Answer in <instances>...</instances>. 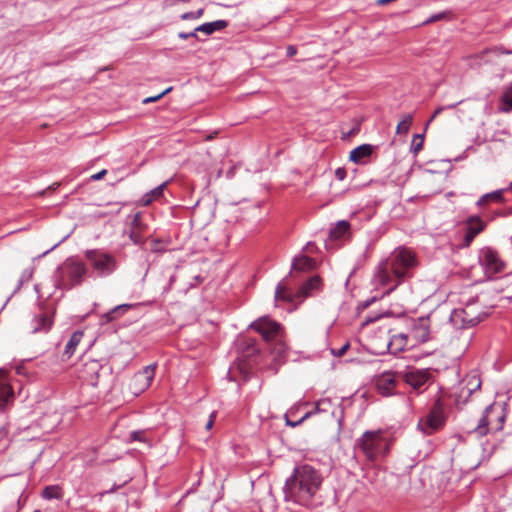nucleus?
Wrapping results in <instances>:
<instances>
[{
  "mask_svg": "<svg viewBox=\"0 0 512 512\" xmlns=\"http://www.w3.org/2000/svg\"><path fill=\"white\" fill-rule=\"evenodd\" d=\"M416 265V256L412 251L406 248L396 249L378 265L375 280L381 287H388L387 292H391L402 279L411 277L410 270Z\"/></svg>",
  "mask_w": 512,
  "mask_h": 512,
  "instance_id": "nucleus-1",
  "label": "nucleus"
},
{
  "mask_svg": "<svg viewBox=\"0 0 512 512\" xmlns=\"http://www.w3.org/2000/svg\"><path fill=\"white\" fill-rule=\"evenodd\" d=\"M322 481L321 474L313 467L300 466L285 483V498L302 506H310Z\"/></svg>",
  "mask_w": 512,
  "mask_h": 512,
  "instance_id": "nucleus-2",
  "label": "nucleus"
},
{
  "mask_svg": "<svg viewBox=\"0 0 512 512\" xmlns=\"http://www.w3.org/2000/svg\"><path fill=\"white\" fill-rule=\"evenodd\" d=\"M392 439L385 430L366 431L357 440V448L371 462L377 461L387 455Z\"/></svg>",
  "mask_w": 512,
  "mask_h": 512,
  "instance_id": "nucleus-3",
  "label": "nucleus"
},
{
  "mask_svg": "<svg viewBox=\"0 0 512 512\" xmlns=\"http://www.w3.org/2000/svg\"><path fill=\"white\" fill-rule=\"evenodd\" d=\"M504 420V407L499 403H493L484 410L478 424L470 432H474L477 436L498 432L502 429Z\"/></svg>",
  "mask_w": 512,
  "mask_h": 512,
  "instance_id": "nucleus-4",
  "label": "nucleus"
},
{
  "mask_svg": "<svg viewBox=\"0 0 512 512\" xmlns=\"http://www.w3.org/2000/svg\"><path fill=\"white\" fill-rule=\"evenodd\" d=\"M57 272L59 274V286L64 289H70L83 281L87 268L84 263L68 258L59 266Z\"/></svg>",
  "mask_w": 512,
  "mask_h": 512,
  "instance_id": "nucleus-5",
  "label": "nucleus"
},
{
  "mask_svg": "<svg viewBox=\"0 0 512 512\" xmlns=\"http://www.w3.org/2000/svg\"><path fill=\"white\" fill-rule=\"evenodd\" d=\"M485 313L477 299L470 300L463 308L453 310L450 320L454 325H476L483 320Z\"/></svg>",
  "mask_w": 512,
  "mask_h": 512,
  "instance_id": "nucleus-6",
  "label": "nucleus"
},
{
  "mask_svg": "<svg viewBox=\"0 0 512 512\" xmlns=\"http://www.w3.org/2000/svg\"><path fill=\"white\" fill-rule=\"evenodd\" d=\"M85 257L89 261L91 267L101 277L112 274L117 268V261L115 257L100 250H87L85 252Z\"/></svg>",
  "mask_w": 512,
  "mask_h": 512,
  "instance_id": "nucleus-7",
  "label": "nucleus"
},
{
  "mask_svg": "<svg viewBox=\"0 0 512 512\" xmlns=\"http://www.w3.org/2000/svg\"><path fill=\"white\" fill-rule=\"evenodd\" d=\"M56 308L53 304L43 302L39 305V311L35 314L30 323V332L47 333L51 330L54 323Z\"/></svg>",
  "mask_w": 512,
  "mask_h": 512,
  "instance_id": "nucleus-8",
  "label": "nucleus"
},
{
  "mask_svg": "<svg viewBox=\"0 0 512 512\" xmlns=\"http://www.w3.org/2000/svg\"><path fill=\"white\" fill-rule=\"evenodd\" d=\"M445 423L444 404L437 399L428 415L421 419L419 426L426 434H432L443 427Z\"/></svg>",
  "mask_w": 512,
  "mask_h": 512,
  "instance_id": "nucleus-9",
  "label": "nucleus"
},
{
  "mask_svg": "<svg viewBox=\"0 0 512 512\" xmlns=\"http://www.w3.org/2000/svg\"><path fill=\"white\" fill-rule=\"evenodd\" d=\"M266 341L277 340L281 335V325L268 317H262L251 324Z\"/></svg>",
  "mask_w": 512,
  "mask_h": 512,
  "instance_id": "nucleus-10",
  "label": "nucleus"
},
{
  "mask_svg": "<svg viewBox=\"0 0 512 512\" xmlns=\"http://www.w3.org/2000/svg\"><path fill=\"white\" fill-rule=\"evenodd\" d=\"M399 375L406 384L416 391L420 390L431 378L428 369L410 368L400 372Z\"/></svg>",
  "mask_w": 512,
  "mask_h": 512,
  "instance_id": "nucleus-11",
  "label": "nucleus"
},
{
  "mask_svg": "<svg viewBox=\"0 0 512 512\" xmlns=\"http://www.w3.org/2000/svg\"><path fill=\"white\" fill-rule=\"evenodd\" d=\"M155 369V364L148 365L134 375L130 384L133 393L140 394L151 385V382L155 376Z\"/></svg>",
  "mask_w": 512,
  "mask_h": 512,
  "instance_id": "nucleus-12",
  "label": "nucleus"
},
{
  "mask_svg": "<svg viewBox=\"0 0 512 512\" xmlns=\"http://www.w3.org/2000/svg\"><path fill=\"white\" fill-rule=\"evenodd\" d=\"M7 374V370L0 368V411H4L15 398L13 388L8 383Z\"/></svg>",
  "mask_w": 512,
  "mask_h": 512,
  "instance_id": "nucleus-13",
  "label": "nucleus"
},
{
  "mask_svg": "<svg viewBox=\"0 0 512 512\" xmlns=\"http://www.w3.org/2000/svg\"><path fill=\"white\" fill-rule=\"evenodd\" d=\"M430 335V320L427 318H420L412 327L410 337L413 344L424 343L429 340Z\"/></svg>",
  "mask_w": 512,
  "mask_h": 512,
  "instance_id": "nucleus-14",
  "label": "nucleus"
},
{
  "mask_svg": "<svg viewBox=\"0 0 512 512\" xmlns=\"http://www.w3.org/2000/svg\"><path fill=\"white\" fill-rule=\"evenodd\" d=\"M486 227L485 222H483L478 216H471L466 221V233L464 236V247H469L474 238L481 233Z\"/></svg>",
  "mask_w": 512,
  "mask_h": 512,
  "instance_id": "nucleus-15",
  "label": "nucleus"
},
{
  "mask_svg": "<svg viewBox=\"0 0 512 512\" xmlns=\"http://www.w3.org/2000/svg\"><path fill=\"white\" fill-rule=\"evenodd\" d=\"M396 378L393 372H384L376 379L377 391L382 396H390L394 393Z\"/></svg>",
  "mask_w": 512,
  "mask_h": 512,
  "instance_id": "nucleus-16",
  "label": "nucleus"
},
{
  "mask_svg": "<svg viewBox=\"0 0 512 512\" xmlns=\"http://www.w3.org/2000/svg\"><path fill=\"white\" fill-rule=\"evenodd\" d=\"M147 226L142 223V215L140 212L136 213L131 223L130 239L135 244L143 242V234L146 231Z\"/></svg>",
  "mask_w": 512,
  "mask_h": 512,
  "instance_id": "nucleus-17",
  "label": "nucleus"
},
{
  "mask_svg": "<svg viewBox=\"0 0 512 512\" xmlns=\"http://www.w3.org/2000/svg\"><path fill=\"white\" fill-rule=\"evenodd\" d=\"M408 335L404 333L394 334L387 343V349L391 354L402 352L408 345Z\"/></svg>",
  "mask_w": 512,
  "mask_h": 512,
  "instance_id": "nucleus-18",
  "label": "nucleus"
},
{
  "mask_svg": "<svg viewBox=\"0 0 512 512\" xmlns=\"http://www.w3.org/2000/svg\"><path fill=\"white\" fill-rule=\"evenodd\" d=\"M320 289L321 278L317 275L312 276L298 290L300 301L308 296H311L315 291H319Z\"/></svg>",
  "mask_w": 512,
  "mask_h": 512,
  "instance_id": "nucleus-19",
  "label": "nucleus"
},
{
  "mask_svg": "<svg viewBox=\"0 0 512 512\" xmlns=\"http://www.w3.org/2000/svg\"><path fill=\"white\" fill-rule=\"evenodd\" d=\"M275 301L296 302L300 301L299 291L293 293L283 282H280L275 290Z\"/></svg>",
  "mask_w": 512,
  "mask_h": 512,
  "instance_id": "nucleus-20",
  "label": "nucleus"
},
{
  "mask_svg": "<svg viewBox=\"0 0 512 512\" xmlns=\"http://www.w3.org/2000/svg\"><path fill=\"white\" fill-rule=\"evenodd\" d=\"M483 261L484 264L494 272H499L503 268V263L500 260L498 253L492 249H487L484 251Z\"/></svg>",
  "mask_w": 512,
  "mask_h": 512,
  "instance_id": "nucleus-21",
  "label": "nucleus"
},
{
  "mask_svg": "<svg viewBox=\"0 0 512 512\" xmlns=\"http://www.w3.org/2000/svg\"><path fill=\"white\" fill-rule=\"evenodd\" d=\"M499 111L503 113H510L512 111V82L505 86L502 91Z\"/></svg>",
  "mask_w": 512,
  "mask_h": 512,
  "instance_id": "nucleus-22",
  "label": "nucleus"
},
{
  "mask_svg": "<svg viewBox=\"0 0 512 512\" xmlns=\"http://www.w3.org/2000/svg\"><path fill=\"white\" fill-rule=\"evenodd\" d=\"M372 151H373V147L371 145H369V144L360 145L350 152L349 159L352 162L359 163L363 159L368 158L372 154Z\"/></svg>",
  "mask_w": 512,
  "mask_h": 512,
  "instance_id": "nucleus-23",
  "label": "nucleus"
},
{
  "mask_svg": "<svg viewBox=\"0 0 512 512\" xmlns=\"http://www.w3.org/2000/svg\"><path fill=\"white\" fill-rule=\"evenodd\" d=\"M131 308V305L129 304H122L119 306H116L109 312L103 314L101 316V322L102 323H109L116 319H118L120 316H122L125 312H127Z\"/></svg>",
  "mask_w": 512,
  "mask_h": 512,
  "instance_id": "nucleus-24",
  "label": "nucleus"
},
{
  "mask_svg": "<svg viewBox=\"0 0 512 512\" xmlns=\"http://www.w3.org/2000/svg\"><path fill=\"white\" fill-rule=\"evenodd\" d=\"M315 268V260L302 255L294 259L292 269L296 271H310Z\"/></svg>",
  "mask_w": 512,
  "mask_h": 512,
  "instance_id": "nucleus-25",
  "label": "nucleus"
},
{
  "mask_svg": "<svg viewBox=\"0 0 512 512\" xmlns=\"http://www.w3.org/2000/svg\"><path fill=\"white\" fill-rule=\"evenodd\" d=\"M461 383L466 386L471 393H475L480 390L482 381L476 372H471L462 379Z\"/></svg>",
  "mask_w": 512,
  "mask_h": 512,
  "instance_id": "nucleus-26",
  "label": "nucleus"
},
{
  "mask_svg": "<svg viewBox=\"0 0 512 512\" xmlns=\"http://www.w3.org/2000/svg\"><path fill=\"white\" fill-rule=\"evenodd\" d=\"M228 25L227 21L225 20H217L210 23H205L200 26H198L195 31L203 32L207 35H210L214 33L215 31H220L224 28H226Z\"/></svg>",
  "mask_w": 512,
  "mask_h": 512,
  "instance_id": "nucleus-27",
  "label": "nucleus"
},
{
  "mask_svg": "<svg viewBox=\"0 0 512 512\" xmlns=\"http://www.w3.org/2000/svg\"><path fill=\"white\" fill-rule=\"evenodd\" d=\"M83 332L82 331H75L69 341L67 342L66 346H65V349H64V354L67 355L68 357H71L77 346L79 345V343L81 342L82 338H83Z\"/></svg>",
  "mask_w": 512,
  "mask_h": 512,
  "instance_id": "nucleus-28",
  "label": "nucleus"
},
{
  "mask_svg": "<svg viewBox=\"0 0 512 512\" xmlns=\"http://www.w3.org/2000/svg\"><path fill=\"white\" fill-rule=\"evenodd\" d=\"M504 201V197L502 194V190L493 191L491 193H487L483 195L478 201L477 205L484 207L487 206L490 202L502 203Z\"/></svg>",
  "mask_w": 512,
  "mask_h": 512,
  "instance_id": "nucleus-29",
  "label": "nucleus"
},
{
  "mask_svg": "<svg viewBox=\"0 0 512 512\" xmlns=\"http://www.w3.org/2000/svg\"><path fill=\"white\" fill-rule=\"evenodd\" d=\"M350 224L347 221H339L336 226L330 231V238L333 240L342 239L349 233Z\"/></svg>",
  "mask_w": 512,
  "mask_h": 512,
  "instance_id": "nucleus-30",
  "label": "nucleus"
},
{
  "mask_svg": "<svg viewBox=\"0 0 512 512\" xmlns=\"http://www.w3.org/2000/svg\"><path fill=\"white\" fill-rule=\"evenodd\" d=\"M471 393L466 386H464L461 382L457 387V391L455 392V402L457 405H464L467 403L469 398L472 396Z\"/></svg>",
  "mask_w": 512,
  "mask_h": 512,
  "instance_id": "nucleus-31",
  "label": "nucleus"
},
{
  "mask_svg": "<svg viewBox=\"0 0 512 512\" xmlns=\"http://www.w3.org/2000/svg\"><path fill=\"white\" fill-rule=\"evenodd\" d=\"M42 497L47 500L62 499L63 492L58 485L47 486L42 491Z\"/></svg>",
  "mask_w": 512,
  "mask_h": 512,
  "instance_id": "nucleus-32",
  "label": "nucleus"
},
{
  "mask_svg": "<svg viewBox=\"0 0 512 512\" xmlns=\"http://www.w3.org/2000/svg\"><path fill=\"white\" fill-rule=\"evenodd\" d=\"M166 187V183H162L158 187L151 190L142 198L143 205H149L152 201L160 198L163 195L164 188Z\"/></svg>",
  "mask_w": 512,
  "mask_h": 512,
  "instance_id": "nucleus-33",
  "label": "nucleus"
},
{
  "mask_svg": "<svg viewBox=\"0 0 512 512\" xmlns=\"http://www.w3.org/2000/svg\"><path fill=\"white\" fill-rule=\"evenodd\" d=\"M412 122H413L412 115H410V114L405 115L396 127L397 134H406L409 131Z\"/></svg>",
  "mask_w": 512,
  "mask_h": 512,
  "instance_id": "nucleus-34",
  "label": "nucleus"
},
{
  "mask_svg": "<svg viewBox=\"0 0 512 512\" xmlns=\"http://www.w3.org/2000/svg\"><path fill=\"white\" fill-rule=\"evenodd\" d=\"M274 347L272 348V354L275 360L282 359L286 354V346L285 344L278 338L275 340Z\"/></svg>",
  "mask_w": 512,
  "mask_h": 512,
  "instance_id": "nucleus-35",
  "label": "nucleus"
},
{
  "mask_svg": "<svg viewBox=\"0 0 512 512\" xmlns=\"http://www.w3.org/2000/svg\"><path fill=\"white\" fill-rule=\"evenodd\" d=\"M501 292L507 299H512V275L507 276L503 279Z\"/></svg>",
  "mask_w": 512,
  "mask_h": 512,
  "instance_id": "nucleus-36",
  "label": "nucleus"
},
{
  "mask_svg": "<svg viewBox=\"0 0 512 512\" xmlns=\"http://www.w3.org/2000/svg\"><path fill=\"white\" fill-rule=\"evenodd\" d=\"M423 141H424L423 135H421V134L414 135L413 140H412V147H413V151L415 153H418L422 149Z\"/></svg>",
  "mask_w": 512,
  "mask_h": 512,
  "instance_id": "nucleus-37",
  "label": "nucleus"
},
{
  "mask_svg": "<svg viewBox=\"0 0 512 512\" xmlns=\"http://www.w3.org/2000/svg\"><path fill=\"white\" fill-rule=\"evenodd\" d=\"M349 348H350V344H349V342H346L339 349H335V348L331 349V353L336 357H342L343 355H345V353L347 352V350Z\"/></svg>",
  "mask_w": 512,
  "mask_h": 512,
  "instance_id": "nucleus-38",
  "label": "nucleus"
},
{
  "mask_svg": "<svg viewBox=\"0 0 512 512\" xmlns=\"http://www.w3.org/2000/svg\"><path fill=\"white\" fill-rule=\"evenodd\" d=\"M130 441L146 442L145 431H133L130 434Z\"/></svg>",
  "mask_w": 512,
  "mask_h": 512,
  "instance_id": "nucleus-39",
  "label": "nucleus"
},
{
  "mask_svg": "<svg viewBox=\"0 0 512 512\" xmlns=\"http://www.w3.org/2000/svg\"><path fill=\"white\" fill-rule=\"evenodd\" d=\"M172 90V87H169L167 88L166 90H164L162 93L156 95V96H153V97H147L143 100V103L144 104H148V103H152V102H156L158 101L159 99H161L164 95H166L167 93H169L170 91Z\"/></svg>",
  "mask_w": 512,
  "mask_h": 512,
  "instance_id": "nucleus-40",
  "label": "nucleus"
},
{
  "mask_svg": "<svg viewBox=\"0 0 512 512\" xmlns=\"http://www.w3.org/2000/svg\"><path fill=\"white\" fill-rule=\"evenodd\" d=\"M461 102H462V101H459V102H457V103H455V104H451V105H449V106H447V107H438V108L434 111V113H433V115L431 116V118L429 119V121H428L427 125H428L431 121H433V120H434V119H435V118H436V117H437V116H438V115H439V114H440V113H441L445 108L453 109V108H455L458 104H460Z\"/></svg>",
  "mask_w": 512,
  "mask_h": 512,
  "instance_id": "nucleus-41",
  "label": "nucleus"
},
{
  "mask_svg": "<svg viewBox=\"0 0 512 512\" xmlns=\"http://www.w3.org/2000/svg\"><path fill=\"white\" fill-rule=\"evenodd\" d=\"M313 414V412H307L304 414V416H302L298 421L296 422H292L290 421L288 418H286V423L292 427H295L297 425H299L300 423H302L305 419L309 418L311 415Z\"/></svg>",
  "mask_w": 512,
  "mask_h": 512,
  "instance_id": "nucleus-42",
  "label": "nucleus"
},
{
  "mask_svg": "<svg viewBox=\"0 0 512 512\" xmlns=\"http://www.w3.org/2000/svg\"><path fill=\"white\" fill-rule=\"evenodd\" d=\"M335 177L338 180L343 181L346 178V170L344 168H342V167L337 168L335 170Z\"/></svg>",
  "mask_w": 512,
  "mask_h": 512,
  "instance_id": "nucleus-43",
  "label": "nucleus"
},
{
  "mask_svg": "<svg viewBox=\"0 0 512 512\" xmlns=\"http://www.w3.org/2000/svg\"><path fill=\"white\" fill-rule=\"evenodd\" d=\"M257 351H258V349H257L255 343L252 342L251 344L248 345L246 356H251V355L255 354Z\"/></svg>",
  "mask_w": 512,
  "mask_h": 512,
  "instance_id": "nucleus-44",
  "label": "nucleus"
},
{
  "mask_svg": "<svg viewBox=\"0 0 512 512\" xmlns=\"http://www.w3.org/2000/svg\"><path fill=\"white\" fill-rule=\"evenodd\" d=\"M106 173H107V170L103 169L100 172H98L96 174H93L91 176V179L94 180V181L100 180V179H102L106 175Z\"/></svg>",
  "mask_w": 512,
  "mask_h": 512,
  "instance_id": "nucleus-45",
  "label": "nucleus"
},
{
  "mask_svg": "<svg viewBox=\"0 0 512 512\" xmlns=\"http://www.w3.org/2000/svg\"><path fill=\"white\" fill-rule=\"evenodd\" d=\"M196 32H197V31H195V30H194L193 32H190V33L180 32V33L178 34V36H179V38H181V39H188V38H190V37H196Z\"/></svg>",
  "mask_w": 512,
  "mask_h": 512,
  "instance_id": "nucleus-46",
  "label": "nucleus"
},
{
  "mask_svg": "<svg viewBox=\"0 0 512 512\" xmlns=\"http://www.w3.org/2000/svg\"><path fill=\"white\" fill-rule=\"evenodd\" d=\"M214 420H215V413L213 412L211 415H210V418L209 420L207 421L206 423V429L207 430H210L212 427H213V424H214Z\"/></svg>",
  "mask_w": 512,
  "mask_h": 512,
  "instance_id": "nucleus-47",
  "label": "nucleus"
},
{
  "mask_svg": "<svg viewBox=\"0 0 512 512\" xmlns=\"http://www.w3.org/2000/svg\"><path fill=\"white\" fill-rule=\"evenodd\" d=\"M182 20H190L195 19V13L194 12H186L181 15Z\"/></svg>",
  "mask_w": 512,
  "mask_h": 512,
  "instance_id": "nucleus-48",
  "label": "nucleus"
},
{
  "mask_svg": "<svg viewBox=\"0 0 512 512\" xmlns=\"http://www.w3.org/2000/svg\"><path fill=\"white\" fill-rule=\"evenodd\" d=\"M296 53H297V49H296L295 46L290 45V46L287 47V55L289 57L294 56Z\"/></svg>",
  "mask_w": 512,
  "mask_h": 512,
  "instance_id": "nucleus-49",
  "label": "nucleus"
},
{
  "mask_svg": "<svg viewBox=\"0 0 512 512\" xmlns=\"http://www.w3.org/2000/svg\"><path fill=\"white\" fill-rule=\"evenodd\" d=\"M159 243H160V241H159V240H153V241H152V247H151L152 251H154V252H159V251H161V250L158 248Z\"/></svg>",
  "mask_w": 512,
  "mask_h": 512,
  "instance_id": "nucleus-50",
  "label": "nucleus"
},
{
  "mask_svg": "<svg viewBox=\"0 0 512 512\" xmlns=\"http://www.w3.org/2000/svg\"><path fill=\"white\" fill-rule=\"evenodd\" d=\"M60 186L59 182H55L52 185H50L45 191L42 192V194H45L47 190L55 191Z\"/></svg>",
  "mask_w": 512,
  "mask_h": 512,
  "instance_id": "nucleus-51",
  "label": "nucleus"
},
{
  "mask_svg": "<svg viewBox=\"0 0 512 512\" xmlns=\"http://www.w3.org/2000/svg\"><path fill=\"white\" fill-rule=\"evenodd\" d=\"M194 13H195V19H198V18H200L203 15L204 9L201 8V9H199L198 11H196Z\"/></svg>",
  "mask_w": 512,
  "mask_h": 512,
  "instance_id": "nucleus-52",
  "label": "nucleus"
},
{
  "mask_svg": "<svg viewBox=\"0 0 512 512\" xmlns=\"http://www.w3.org/2000/svg\"><path fill=\"white\" fill-rule=\"evenodd\" d=\"M213 138H214V136H213V135H210V136H208V137H207V140H211V139H213Z\"/></svg>",
  "mask_w": 512,
  "mask_h": 512,
  "instance_id": "nucleus-53",
  "label": "nucleus"
},
{
  "mask_svg": "<svg viewBox=\"0 0 512 512\" xmlns=\"http://www.w3.org/2000/svg\"><path fill=\"white\" fill-rule=\"evenodd\" d=\"M320 402L316 404V410H319Z\"/></svg>",
  "mask_w": 512,
  "mask_h": 512,
  "instance_id": "nucleus-54",
  "label": "nucleus"
},
{
  "mask_svg": "<svg viewBox=\"0 0 512 512\" xmlns=\"http://www.w3.org/2000/svg\"><path fill=\"white\" fill-rule=\"evenodd\" d=\"M509 190L512 191V182L509 185Z\"/></svg>",
  "mask_w": 512,
  "mask_h": 512,
  "instance_id": "nucleus-55",
  "label": "nucleus"
}]
</instances>
